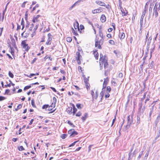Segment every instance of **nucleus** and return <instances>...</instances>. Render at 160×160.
<instances>
[{"instance_id": "57", "label": "nucleus", "mask_w": 160, "mask_h": 160, "mask_svg": "<svg viewBox=\"0 0 160 160\" xmlns=\"http://www.w3.org/2000/svg\"><path fill=\"white\" fill-rule=\"evenodd\" d=\"M50 88L54 92H57V91L56 90V89H55V88H53L52 87H50Z\"/></svg>"}, {"instance_id": "21", "label": "nucleus", "mask_w": 160, "mask_h": 160, "mask_svg": "<svg viewBox=\"0 0 160 160\" xmlns=\"http://www.w3.org/2000/svg\"><path fill=\"white\" fill-rule=\"evenodd\" d=\"M149 4V2H147L145 5V8H144V11H146V10H147L148 7V5Z\"/></svg>"}, {"instance_id": "24", "label": "nucleus", "mask_w": 160, "mask_h": 160, "mask_svg": "<svg viewBox=\"0 0 160 160\" xmlns=\"http://www.w3.org/2000/svg\"><path fill=\"white\" fill-rule=\"evenodd\" d=\"M38 26H39L38 23H36V24H35V27L33 28V31H36L37 30V29Z\"/></svg>"}, {"instance_id": "60", "label": "nucleus", "mask_w": 160, "mask_h": 160, "mask_svg": "<svg viewBox=\"0 0 160 160\" xmlns=\"http://www.w3.org/2000/svg\"><path fill=\"white\" fill-rule=\"evenodd\" d=\"M24 24V20L23 18L22 19L21 22V25H23Z\"/></svg>"}, {"instance_id": "56", "label": "nucleus", "mask_w": 160, "mask_h": 160, "mask_svg": "<svg viewBox=\"0 0 160 160\" xmlns=\"http://www.w3.org/2000/svg\"><path fill=\"white\" fill-rule=\"evenodd\" d=\"M80 60L81 59H76L77 62L79 65L81 64Z\"/></svg>"}, {"instance_id": "18", "label": "nucleus", "mask_w": 160, "mask_h": 160, "mask_svg": "<svg viewBox=\"0 0 160 160\" xmlns=\"http://www.w3.org/2000/svg\"><path fill=\"white\" fill-rule=\"evenodd\" d=\"M153 109H154V106L152 107L150 109V112L149 113V117L150 118H151V116L153 112Z\"/></svg>"}, {"instance_id": "27", "label": "nucleus", "mask_w": 160, "mask_h": 160, "mask_svg": "<svg viewBox=\"0 0 160 160\" xmlns=\"http://www.w3.org/2000/svg\"><path fill=\"white\" fill-rule=\"evenodd\" d=\"M66 40L68 42H70L72 41V38L70 37H68L66 38Z\"/></svg>"}, {"instance_id": "36", "label": "nucleus", "mask_w": 160, "mask_h": 160, "mask_svg": "<svg viewBox=\"0 0 160 160\" xmlns=\"http://www.w3.org/2000/svg\"><path fill=\"white\" fill-rule=\"evenodd\" d=\"M18 149L20 151H22L24 150V148L22 146H21L18 147Z\"/></svg>"}, {"instance_id": "43", "label": "nucleus", "mask_w": 160, "mask_h": 160, "mask_svg": "<svg viewBox=\"0 0 160 160\" xmlns=\"http://www.w3.org/2000/svg\"><path fill=\"white\" fill-rule=\"evenodd\" d=\"M67 136V134H62V135L61 137L62 138L64 139L66 138Z\"/></svg>"}, {"instance_id": "45", "label": "nucleus", "mask_w": 160, "mask_h": 160, "mask_svg": "<svg viewBox=\"0 0 160 160\" xmlns=\"http://www.w3.org/2000/svg\"><path fill=\"white\" fill-rule=\"evenodd\" d=\"M56 102H52L51 105H50L51 107L52 108H54L56 106Z\"/></svg>"}, {"instance_id": "6", "label": "nucleus", "mask_w": 160, "mask_h": 160, "mask_svg": "<svg viewBox=\"0 0 160 160\" xmlns=\"http://www.w3.org/2000/svg\"><path fill=\"white\" fill-rule=\"evenodd\" d=\"M121 3H122L121 2H120L119 6L120 7L121 10L122 14V16H126L128 14V11L127 10H126V12L124 11V10L122 8L120 5Z\"/></svg>"}, {"instance_id": "62", "label": "nucleus", "mask_w": 160, "mask_h": 160, "mask_svg": "<svg viewBox=\"0 0 160 160\" xmlns=\"http://www.w3.org/2000/svg\"><path fill=\"white\" fill-rule=\"evenodd\" d=\"M33 121H34V119H32L30 121V123H29V125H32V123L33 122Z\"/></svg>"}, {"instance_id": "1", "label": "nucleus", "mask_w": 160, "mask_h": 160, "mask_svg": "<svg viewBox=\"0 0 160 160\" xmlns=\"http://www.w3.org/2000/svg\"><path fill=\"white\" fill-rule=\"evenodd\" d=\"M99 36L101 38V39L99 40L98 38H97L95 39V46L96 47L98 46V48L101 49V46L103 42V35L101 31H99Z\"/></svg>"}, {"instance_id": "42", "label": "nucleus", "mask_w": 160, "mask_h": 160, "mask_svg": "<svg viewBox=\"0 0 160 160\" xmlns=\"http://www.w3.org/2000/svg\"><path fill=\"white\" fill-rule=\"evenodd\" d=\"M73 130V129H71L70 130H69L68 131V133L69 134H70V137H71V136L72 135V131Z\"/></svg>"}, {"instance_id": "48", "label": "nucleus", "mask_w": 160, "mask_h": 160, "mask_svg": "<svg viewBox=\"0 0 160 160\" xmlns=\"http://www.w3.org/2000/svg\"><path fill=\"white\" fill-rule=\"evenodd\" d=\"M91 94L92 96V98H94L95 96H94V93L93 91H92L91 92Z\"/></svg>"}, {"instance_id": "39", "label": "nucleus", "mask_w": 160, "mask_h": 160, "mask_svg": "<svg viewBox=\"0 0 160 160\" xmlns=\"http://www.w3.org/2000/svg\"><path fill=\"white\" fill-rule=\"evenodd\" d=\"M104 91H102L100 93V95L101 96V99L102 98L104 95Z\"/></svg>"}, {"instance_id": "25", "label": "nucleus", "mask_w": 160, "mask_h": 160, "mask_svg": "<svg viewBox=\"0 0 160 160\" xmlns=\"http://www.w3.org/2000/svg\"><path fill=\"white\" fill-rule=\"evenodd\" d=\"M108 78L104 79L103 84H107L108 83Z\"/></svg>"}, {"instance_id": "33", "label": "nucleus", "mask_w": 160, "mask_h": 160, "mask_svg": "<svg viewBox=\"0 0 160 160\" xmlns=\"http://www.w3.org/2000/svg\"><path fill=\"white\" fill-rule=\"evenodd\" d=\"M49 107V105L48 104H46L43 105L42 107L43 109H46Z\"/></svg>"}, {"instance_id": "59", "label": "nucleus", "mask_w": 160, "mask_h": 160, "mask_svg": "<svg viewBox=\"0 0 160 160\" xmlns=\"http://www.w3.org/2000/svg\"><path fill=\"white\" fill-rule=\"evenodd\" d=\"M20 28H21V26L20 25H19L18 24L17 30H19L20 29Z\"/></svg>"}, {"instance_id": "9", "label": "nucleus", "mask_w": 160, "mask_h": 160, "mask_svg": "<svg viewBox=\"0 0 160 160\" xmlns=\"http://www.w3.org/2000/svg\"><path fill=\"white\" fill-rule=\"evenodd\" d=\"M95 2L97 4L102 6H105V4L103 2H102L99 1H96Z\"/></svg>"}, {"instance_id": "4", "label": "nucleus", "mask_w": 160, "mask_h": 160, "mask_svg": "<svg viewBox=\"0 0 160 160\" xmlns=\"http://www.w3.org/2000/svg\"><path fill=\"white\" fill-rule=\"evenodd\" d=\"M40 16L39 15H37L36 17H33L32 22L34 24L35 23L36 24V23H37V22H38L39 20L38 19V18L40 17Z\"/></svg>"}, {"instance_id": "55", "label": "nucleus", "mask_w": 160, "mask_h": 160, "mask_svg": "<svg viewBox=\"0 0 160 160\" xmlns=\"http://www.w3.org/2000/svg\"><path fill=\"white\" fill-rule=\"evenodd\" d=\"M98 96V93L97 91H96L95 92V96L94 97V98L96 99Z\"/></svg>"}, {"instance_id": "32", "label": "nucleus", "mask_w": 160, "mask_h": 160, "mask_svg": "<svg viewBox=\"0 0 160 160\" xmlns=\"http://www.w3.org/2000/svg\"><path fill=\"white\" fill-rule=\"evenodd\" d=\"M10 90L9 89H6L4 93V94H9L11 95L10 94H9Z\"/></svg>"}, {"instance_id": "40", "label": "nucleus", "mask_w": 160, "mask_h": 160, "mask_svg": "<svg viewBox=\"0 0 160 160\" xmlns=\"http://www.w3.org/2000/svg\"><path fill=\"white\" fill-rule=\"evenodd\" d=\"M109 42L110 44L112 45H114L115 44V42L114 41L112 40H109Z\"/></svg>"}, {"instance_id": "5", "label": "nucleus", "mask_w": 160, "mask_h": 160, "mask_svg": "<svg viewBox=\"0 0 160 160\" xmlns=\"http://www.w3.org/2000/svg\"><path fill=\"white\" fill-rule=\"evenodd\" d=\"M127 120H128V123L127 125H126V128L129 127L130 125L132 122V119H130V116H129L127 117Z\"/></svg>"}, {"instance_id": "54", "label": "nucleus", "mask_w": 160, "mask_h": 160, "mask_svg": "<svg viewBox=\"0 0 160 160\" xmlns=\"http://www.w3.org/2000/svg\"><path fill=\"white\" fill-rule=\"evenodd\" d=\"M84 82L85 83V84H88V82H87V81L88 80V79L85 78L84 79Z\"/></svg>"}, {"instance_id": "14", "label": "nucleus", "mask_w": 160, "mask_h": 160, "mask_svg": "<svg viewBox=\"0 0 160 160\" xmlns=\"http://www.w3.org/2000/svg\"><path fill=\"white\" fill-rule=\"evenodd\" d=\"M76 55V59H81V58H82V56L80 55V53L79 52H77Z\"/></svg>"}, {"instance_id": "10", "label": "nucleus", "mask_w": 160, "mask_h": 160, "mask_svg": "<svg viewBox=\"0 0 160 160\" xmlns=\"http://www.w3.org/2000/svg\"><path fill=\"white\" fill-rule=\"evenodd\" d=\"M101 8H100L98 9H94V10H92V13L93 14H95L101 12Z\"/></svg>"}, {"instance_id": "44", "label": "nucleus", "mask_w": 160, "mask_h": 160, "mask_svg": "<svg viewBox=\"0 0 160 160\" xmlns=\"http://www.w3.org/2000/svg\"><path fill=\"white\" fill-rule=\"evenodd\" d=\"M6 98L3 96H0V101L5 100Z\"/></svg>"}, {"instance_id": "15", "label": "nucleus", "mask_w": 160, "mask_h": 160, "mask_svg": "<svg viewBox=\"0 0 160 160\" xmlns=\"http://www.w3.org/2000/svg\"><path fill=\"white\" fill-rule=\"evenodd\" d=\"M52 38H48L47 41L46 42V44L47 45H50L51 44Z\"/></svg>"}, {"instance_id": "22", "label": "nucleus", "mask_w": 160, "mask_h": 160, "mask_svg": "<svg viewBox=\"0 0 160 160\" xmlns=\"http://www.w3.org/2000/svg\"><path fill=\"white\" fill-rule=\"evenodd\" d=\"M83 0H78L76 2H75L74 3L76 5H79V3L81 2H83Z\"/></svg>"}, {"instance_id": "37", "label": "nucleus", "mask_w": 160, "mask_h": 160, "mask_svg": "<svg viewBox=\"0 0 160 160\" xmlns=\"http://www.w3.org/2000/svg\"><path fill=\"white\" fill-rule=\"evenodd\" d=\"M31 87V85L25 87L24 88V90H25L27 89H28Z\"/></svg>"}, {"instance_id": "51", "label": "nucleus", "mask_w": 160, "mask_h": 160, "mask_svg": "<svg viewBox=\"0 0 160 160\" xmlns=\"http://www.w3.org/2000/svg\"><path fill=\"white\" fill-rule=\"evenodd\" d=\"M106 84H103V88L102 89V91H104L105 90V89L106 87Z\"/></svg>"}, {"instance_id": "13", "label": "nucleus", "mask_w": 160, "mask_h": 160, "mask_svg": "<svg viewBox=\"0 0 160 160\" xmlns=\"http://www.w3.org/2000/svg\"><path fill=\"white\" fill-rule=\"evenodd\" d=\"M88 113H85L84 115V116H83L82 117L81 119L83 121V122H84L86 120V119L88 117Z\"/></svg>"}, {"instance_id": "16", "label": "nucleus", "mask_w": 160, "mask_h": 160, "mask_svg": "<svg viewBox=\"0 0 160 160\" xmlns=\"http://www.w3.org/2000/svg\"><path fill=\"white\" fill-rule=\"evenodd\" d=\"M72 134L71 137H73L78 134V133L76 131H75L74 129H73L72 132Z\"/></svg>"}, {"instance_id": "8", "label": "nucleus", "mask_w": 160, "mask_h": 160, "mask_svg": "<svg viewBox=\"0 0 160 160\" xmlns=\"http://www.w3.org/2000/svg\"><path fill=\"white\" fill-rule=\"evenodd\" d=\"M158 11L156 10L155 8H153L152 15L153 16H155V18H156L158 16Z\"/></svg>"}, {"instance_id": "17", "label": "nucleus", "mask_w": 160, "mask_h": 160, "mask_svg": "<svg viewBox=\"0 0 160 160\" xmlns=\"http://www.w3.org/2000/svg\"><path fill=\"white\" fill-rule=\"evenodd\" d=\"M157 2L156 3L154 8H155L156 10L159 11L160 10V7L159 6L158 7V4H157Z\"/></svg>"}, {"instance_id": "64", "label": "nucleus", "mask_w": 160, "mask_h": 160, "mask_svg": "<svg viewBox=\"0 0 160 160\" xmlns=\"http://www.w3.org/2000/svg\"><path fill=\"white\" fill-rule=\"evenodd\" d=\"M74 86L76 88V89L78 90H79L80 89V88H79V87L77 86H76V85H74Z\"/></svg>"}, {"instance_id": "2", "label": "nucleus", "mask_w": 160, "mask_h": 160, "mask_svg": "<svg viewBox=\"0 0 160 160\" xmlns=\"http://www.w3.org/2000/svg\"><path fill=\"white\" fill-rule=\"evenodd\" d=\"M103 62H104V68L105 69H107L108 67V58L106 56H103L102 53H101L100 54L99 63H102Z\"/></svg>"}, {"instance_id": "23", "label": "nucleus", "mask_w": 160, "mask_h": 160, "mask_svg": "<svg viewBox=\"0 0 160 160\" xmlns=\"http://www.w3.org/2000/svg\"><path fill=\"white\" fill-rule=\"evenodd\" d=\"M22 107V105L21 104H19L17 106V108L15 109L16 111H18L19 109H20Z\"/></svg>"}, {"instance_id": "58", "label": "nucleus", "mask_w": 160, "mask_h": 160, "mask_svg": "<svg viewBox=\"0 0 160 160\" xmlns=\"http://www.w3.org/2000/svg\"><path fill=\"white\" fill-rule=\"evenodd\" d=\"M27 24L26 25V28H28L29 25V22L28 21H27Z\"/></svg>"}, {"instance_id": "52", "label": "nucleus", "mask_w": 160, "mask_h": 160, "mask_svg": "<svg viewBox=\"0 0 160 160\" xmlns=\"http://www.w3.org/2000/svg\"><path fill=\"white\" fill-rule=\"evenodd\" d=\"M92 146H93L92 145H91L89 146L88 147V152H89L91 151V148Z\"/></svg>"}, {"instance_id": "20", "label": "nucleus", "mask_w": 160, "mask_h": 160, "mask_svg": "<svg viewBox=\"0 0 160 160\" xmlns=\"http://www.w3.org/2000/svg\"><path fill=\"white\" fill-rule=\"evenodd\" d=\"M77 111V109L75 108V106L73 105V111H72V112L73 115H74L75 114Z\"/></svg>"}, {"instance_id": "49", "label": "nucleus", "mask_w": 160, "mask_h": 160, "mask_svg": "<svg viewBox=\"0 0 160 160\" xmlns=\"http://www.w3.org/2000/svg\"><path fill=\"white\" fill-rule=\"evenodd\" d=\"M77 107L78 109H81V104L79 103L77 104H76Z\"/></svg>"}, {"instance_id": "28", "label": "nucleus", "mask_w": 160, "mask_h": 160, "mask_svg": "<svg viewBox=\"0 0 160 160\" xmlns=\"http://www.w3.org/2000/svg\"><path fill=\"white\" fill-rule=\"evenodd\" d=\"M34 24L33 23H32L30 26V27L29 28V30L30 31H32L33 27L34 26Z\"/></svg>"}, {"instance_id": "11", "label": "nucleus", "mask_w": 160, "mask_h": 160, "mask_svg": "<svg viewBox=\"0 0 160 160\" xmlns=\"http://www.w3.org/2000/svg\"><path fill=\"white\" fill-rule=\"evenodd\" d=\"M100 20L102 22H105L106 21V18L105 15L104 14L101 15Z\"/></svg>"}, {"instance_id": "61", "label": "nucleus", "mask_w": 160, "mask_h": 160, "mask_svg": "<svg viewBox=\"0 0 160 160\" xmlns=\"http://www.w3.org/2000/svg\"><path fill=\"white\" fill-rule=\"evenodd\" d=\"M146 93H147L146 92L144 93V94L143 96V98L142 99V100L144 99H145V98Z\"/></svg>"}, {"instance_id": "53", "label": "nucleus", "mask_w": 160, "mask_h": 160, "mask_svg": "<svg viewBox=\"0 0 160 160\" xmlns=\"http://www.w3.org/2000/svg\"><path fill=\"white\" fill-rule=\"evenodd\" d=\"M27 2H23V3L21 5V7L22 8H24L25 7V5Z\"/></svg>"}, {"instance_id": "34", "label": "nucleus", "mask_w": 160, "mask_h": 160, "mask_svg": "<svg viewBox=\"0 0 160 160\" xmlns=\"http://www.w3.org/2000/svg\"><path fill=\"white\" fill-rule=\"evenodd\" d=\"M100 63V69L101 70H102L103 68V65H104V62H103L102 63Z\"/></svg>"}, {"instance_id": "3", "label": "nucleus", "mask_w": 160, "mask_h": 160, "mask_svg": "<svg viewBox=\"0 0 160 160\" xmlns=\"http://www.w3.org/2000/svg\"><path fill=\"white\" fill-rule=\"evenodd\" d=\"M27 41V40L22 41L21 42V46L26 51L28 52L30 48L29 47L28 44L26 43Z\"/></svg>"}, {"instance_id": "30", "label": "nucleus", "mask_w": 160, "mask_h": 160, "mask_svg": "<svg viewBox=\"0 0 160 160\" xmlns=\"http://www.w3.org/2000/svg\"><path fill=\"white\" fill-rule=\"evenodd\" d=\"M31 104L32 106L34 108L36 107V105H35L34 100L32 99L31 101Z\"/></svg>"}, {"instance_id": "7", "label": "nucleus", "mask_w": 160, "mask_h": 160, "mask_svg": "<svg viewBox=\"0 0 160 160\" xmlns=\"http://www.w3.org/2000/svg\"><path fill=\"white\" fill-rule=\"evenodd\" d=\"M145 14L146 11H144L142 12L140 20V24H143V20L145 16Z\"/></svg>"}, {"instance_id": "12", "label": "nucleus", "mask_w": 160, "mask_h": 160, "mask_svg": "<svg viewBox=\"0 0 160 160\" xmlns=\"http://www.w3.org/2000/svg\"><path fill=\"white\" fill-rule=\"evenodd\" d=\"M119 37L120 39H123L125 38L124 33L123 32H120L119 34Z\"/></svg>"}, {"instance_id": "26", "label": "nucleus", "mask_w": 160, "mask_h": 160, "mask_svg": "<svg viewBox=\"0 0 160 160\" xmlns=\"http://www.w3.org/2000/svg\"><path fill=\"white\" fill-rule=\"evenodd\" d=\"M152 37L151 36H150L149 38L148 39V45L149 44H150L151 43V41L152 40Z\"/></svg>"}, {"instance_id": "41", "label": "nucleus", "mask_w": 160, "mask_h": 160, "mask_svg": "<svg viewBox=\"0 0 160 160\" xmlns=\"http://www.w3.org/2000/svg\"><path fill=\"white\" fill-rule=\"evenodd\" d=\"M109 92H107L106 93L105 95V97L106 98H108L110 96V94H109Z\"/></svg>"}, {"instance_id": "50", "label": "nucleus", "mask_w": 160, "mask_h": 160, "mask_svg": "<svg viewBox=\"0 0 160 160\" xmlns=\"http://www.w3.org/2000/svg\"><path fill=\"white\" fill-rule=\"evenodd\" d=\"M75 6H76V5L75 4V3H74L69 8V10H71Z\"/></svg>"}, {"instance_id": "19", "label": "nucleus", "mask_w": 160, "mask_h": 160, "mask_svg": "<svg viewBox=\"0 0 160 160\" xmlns=\"http://www.w3.org/2000/svg\"><path fill=\"white\" fill-rule=\"evenodd\" d=\"M93 54L96 59H98V53L97 51H94L93 52Z\"/></svg>"}, {"instance_id": "31", "label": "nucleus", "mask_w": 160, "mask_h": 160, "mask_svg": "<svg viewBox=\"0 0 160 160\" xmlns=\"http://www.w3.org/2000/svg\"><path fill=\"white\" fill-rule=\"evenodd\" d=\"M8 75L9 76L12 78H13L14 77L13 74L10 71H9Z\"/></svg>"}, {"instance_id": "38", "label": "nucleus", "mask_w": 160, "mask_h": 160, "mask_svg": "<svg viewBox=\"0 0 160 160\" xmlns=\"http://www.w3.org/2000/svg\"><path fill=\"white\" fill-rule=\"evenodd\" d=\"M142 24H140V29L139 31V33L140 34H141V33L142 32Z\"/></svg>"}, {"instance_id": "35", "label": "nucleus", "mask_w": 160, "mask_h": 160, "mask_svg": "<svg viewBox=\"0 0 160 160\" xmlns=\"http://www.w3.org/2000/svg\"><path fill=\"white\" fill-rule=\"evenodd\" d=\"M25 75L27 76L28 77H29V78H31V77H32V76H35L36 75V74H34V73H32V74H31L29 75H26V74H25Z\"/></svg>"}, {"instance_id": "29", "label": "nucleus", "mask_w": 160, "mask_h": 160, "mask_svg": "<svg viewBox=\"0 0 160 160\" xmlns=\"http://www.w3.org/2000/svg\"><path fill=\"white\" fill-rule=\"evenodd\" d=\"M107 92H110L111 91V89L109 86H108L107 87Z\"/></svg>"}, {"instance_id": "46", "label": "nucleus", "mask_w": 160, "mask_h": 160, "mask_svg": "<svg viewBox=\"0 0 160 160\" xmlns=\"http://www.w3.org/2000/svg\"><path fill=\"white\" fill-rule=\"evenodd\" d=\"M77 142V141H75V142H73V143H72L68 147V148H70V147H71L72 146H74L76 143Z\"/></svg>"}, {"instance_id": "47", "label": "nucleus", "mask_w": 160, "mask_h": 160, "mask_svg": "<svg viewBox=\"0 0 160 160\" xmlns=\"http://www.w3.org/2000/svg\"><path fill=\"white\" fill-rule=\"evenodd\" d=\"M82 114V113L81 112H78L76 114V116L77 117L80 116Z\"/></svg>"}, {"instance_id": "63", "label": "nucleus", "mask_w": 160, "mask_h": 160, "mask_svg": "<svg viewBox=\"0 0 160 160\" xmlns=\"http://www.w3.org/2000/svg\"><path fill=\"white\" fill-rule=\"evenodd\" d=\"M52 35L50 33H49L48 34V38H52Z\"/></svg>"}]
</instances>
